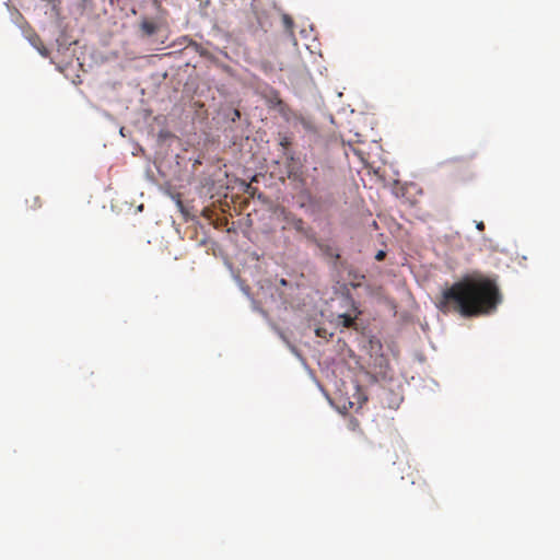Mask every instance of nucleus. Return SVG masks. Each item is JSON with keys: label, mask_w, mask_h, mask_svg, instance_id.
I'll use <instances>...</instances> for the list:
<instances>
[{"label": "nucleus", "mask_w": 560, "mask_h": 560, "mask_svg": "<svg viewBox=\"0 0 560 560\" xmlns=\"http://www.w3.org/2000/svg\"><path fill=\"white\" fill-rule=\"evenodd\" d=\"M197 164H201L200 160H196V161H195V163H194V167H195Z\"/></svg>", "instance_id": "2eb2a0df"}, {"label": "nucleus", "mask_w": 560, "mask_h": 560, "mask_svg": "<svg viewBox=\"0 0 560 560\" xmlns=\"http://www.w3.org/2000/svg\"><path fill=\"white\" fill-rule=\"evenodd\" d=\"M159 26L154 21L144 19L140 23V30L145 36H152L156 33Z\"/></svg>", "instance_id": "39448f33"}, {"label": "nucleus", "mask_w": 560, "mask_h": 560, "mask_svg": "<svg viewBox=\"0 0 560 560\" xmlns=\"http://www.w3.org/2000/svg\"><path fill=\"white\" fill-rule=\"evenodd\" d=\"M272 110L277 112L285 121H291L296 118L304 129L314 131V133L324 137L325 135L320 131L322 126H317L313 119L305 117H296L295 113L291 109V107L284 102H278V106Z\"/></svg>", "instance_id": "f03ea898"}, {"label": "nucleus", "mask_w": 560, "mask_h": 560, "mask_svg": "<svg viewBox=\"0 0 560 560\" xmlns=\"http://www.w3.org/2000/svg\"><path fill=\"white\" fill-rule=\"evenodd\" d=\"M341 319V324L346 328H350L354 325L355 317L349 315V314H342L339 316Z\"/></svg>", "instance_id": "0eeeda50"}, {"label": "nucleus", "mask_w": 560, "mask_h": 560, "mask_svg": "<svg viewBox=\"0 0 560 560\" xmlns=\"http://www.w3.org/2000/svg\"><path fill=\"white\" fill-rule=\"evenodd\" d=\"M289 144H291V142H289V141L280 142V145L282 147L283 150H287Z\"/></svg>", "instance_id": "4468645a"}, {"label": "nucleus", "mask_w": 560, "mask_h": 560, "mask_svg": "<svg viewBox=\"0 0 560 560\" xmlns=\"http://www.w3.org/2000/svg\"><path fill=\"white\" fill-rule=\"evenodd\" d=\"M322 116H323V118H324V120L326 122H328L329 125H334V118H332L331 115H327V116L326 115H322Z\"/></svg>", "instance_id": "9b49d317"}, {"label": "nucleus", "mask_w": 560, "mask_h": 560, "mask_svg": "<svg viewBox=\"0 0 560 560\" xmlns=\"http://www.w3.org/2000/svg\"><path fill=\"white\" fill-rule=\"evenodd\" d=\"M347 429L352 432H360L362 433L361 425L358 419L355 418H349L347 421Z\"/></svg>", "instance_id": "423d86ee"}, {"label": "nucleus", "mask_w": 560, "mask_h": 560, "mask_svg": "<svg viewBox=\"0 0 560 560\" xmlns=\"http://www.w3.org/2000/svg\"><path fill=\"white\" fill-rule=\"evenodd\" d=\"M225 116L234 122L241 118V112L237 108H231L230 113H226Z\"/></svg>", "instance_id": "1a4fd4ad"}, {"label": "nucleus", "mask_w": 560, "mask_h": 560, "mask_svg": "<svg viewBox=\"0 0 560 560\" xmlns=\"http://www.w3.org/2000/svg\"><path fill=\"white\" fill-rule=\"evenodd\" d=\"M385 256H386V253L384 250H378L375 255V259L381 261L385 258Z\"/></svg>", "instance_id": "9d476101"}, {"label": "nucleus", "mask_w": 560, "mask_h": 560, "mask_svg": "<svg viewBox=\"0 0 560 560\" xmlns=\"http://www.w3.org/2000/svg\"><path fill=\"white\" fill-rule=\"evenodd\" d=\"M282 23L285 27L287 31H289L291 33V35L293 34V26H294V22L292 20V18L288 14H283L282 15Z\"/></svg>", "instance_id": "6e6552de"}, {"label": "nucleus", "mask_w": 560, "mask_h": 560, "mask_svg": "<svg viewBox=\"0 0 560 560\" xmlns=\"http://www.w3.org/2000/svg\"><path fill=\"white\" fill-rule=\"evenodd\" d=\"M39 52L43 55V56H47L48 55V50L47 48H45L44 46L42 48H38Z\"/></svg>", "instance_id": "ddd939ff"}, {"label": "nucleus", "mask_w": 560, "mask_h": 560, "mask_svg": "<svg viewBox=\"0 0 560 560\" xmlns=\"http://www.w3.org/2000/svg\"><path fill=\"white\" fill-rule=\"evenodd\" d=\"M476 228L479 230V231H483L485 230V223L482 221L478 222L476 224Z\"/></svg>", "instance_id": "f8f14e48"}, {"label": "nucleus", "mask_w": 560, "mask_h": 560, "mask_svg": "<svg viewBox=\"0 0 560 560\" xmlns=\"http://www.w3.org/2000/svg\"><path fill=\"white\" fill-rule=\"evenodd\" d=\"M264 97H265L266 105L269 109H273L275 107L278 106V102L283 101L280 97L279 92L276 90H270Z\"/></svg>", "instance_id": "20e7f679"}, {"label": "nucleus", "mask_w": 560, "mask_h": 560, "mask_svg": "<svg viewBox=\"0 0 560 560\" xmlns=\"http://www.w3.org/2000/svg\"><path fill=\"white\" fill-rule=\"evenodd\" d=\"M283 229H293L298 233L304 235L307 238H313V230L310 226L305 225V222L302 218H298L292 213L284 214V225Z\"/></svg>", "instance_id": "7ed1b4c3"}, {"label": "nucleus", "mask_w": 560, "mask_h": 560, "mask_svg": "<svg viewBox=\"0 0 560 560\" xmlns=\"http://www.w3.org/2000/svg\"><path fill=\"white\" fill-rule=\"evenodd\" d=\"M501 302L495 281L481 273H472L453 283L442 292L438 307L443 313H457L463 317L489 314Z\"/></svg>", "instance_id": "f257e3e1"}]
</instances>
